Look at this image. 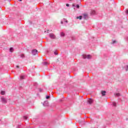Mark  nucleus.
Returning <instances> with one entry per match:
<instances>
[{"label": "nucleus", "instance_id": "1", "mask_svg": "<svg viewBox=\"0 0 128 128\" xmlns=\"http://www.w3.org/2000/svg\"><path fill=\"white\" fill-rule=\"evenodd\" d=\"M49 36L52 40H56V35H54V34H49Z\"/></svg>", "mask_w": 128, "mask_h": 128}, {"label": "nucleus", "instance_id": "2", "mask_svg": "<svg viewBox=\"0 0 128 128\" xmlns=\"http://www.w3.org/2000/svg\"><path fill=\"white\" fill-rule=\"evenodd\" d=\"M83 58H88V60H90V58H92V56L90 54H88V55H84L83 56Z\"/></svg>", "mask_w": 128, "mask_h": 128}, {"label": "nucleus", "instance_id": "3", "mask_svg": "<svg viewBox=\"0 0 128 128\" xmlns=\"http://www.w3.org/2000/svg\"><path fill=\"white\" fill-rule=\"evenodd\" d=\"M2 102H3V104H6L8 102V101L4 97L1 98Z\"/></svg>", "mask_w": 128, "mask_h": 128}, {"label": "nucleus", "instance_id": "4", "mask_svg": "<svg viewBox=\"0 0 128 128\" xmlns=\"http://www.w3.org/2000/svg\"><path fill=\"white\" fill-rule=\"evenodd\" d=\"M32 52L33 56H36L38 54V50L34 49L32 50Z\"/></svg>", "mask_w": 128, "mask_h": 128}, {"label": "nucleus", "instance_id": "5", "mask_svg": "<svg viewBox=\"0 0 128 128\" xmlns=\"http://www.w3.org/2000/svg\"><path fill=\"white\" fill-rule=\"evenodd\" d=\"M43 106H48V102L45 101L43 104Z\"/></svg>", "mask_w": 128, "mask_h": 128}, {"label": "nucleus", "instance_id": "6", "mask_svg": "<svg viewBox=\"0 0 128 128\" xmlns=\"http://www.w3.org/2000/svg\"><path fill=\"white\" fill-rule=\"evenodd\" d=\"M83 18L84 20H88V14H84Z\"/></svg>", "mask_w": 128, "mask_h": 128}, {"label": "nucleus", "instance_id": "7", "mask_svg": "<svg viewBox=\"0 0 128 128\" xmlns=\"http://www.w3.org/2000/svg\"><path fill=\"white\" fill-rule=\"evenodd\" d=\"M88 102L89 104H92V98H89L88 100Z\"/></svg>", "mask_w": 128, "mask_h": 128}, {"label": "nucleus", "instance_id": "8", "mask_svg": "<svg viewBox=\"0 0 128 128\" xmlns=\"http://www.w3.org/2000/svg\"><path fill=\"white\" fill-rule=\"evenodd\" d=\"M42 64L44 66H48V64H50V63L46 62H42Z\"/></svg>", "mask_w": 128, "mask_h": 128}, {"label": "nucleus", "instance_id": "9", "mask_svg": "<svg viewBox=\"0 0 128 128\" xmlns=\"http://www.w3.org/2000/svg\"><path fill=\"white\" fill-rule=\"evenodd\" d=\"M101 94H102V96H106V92L102 91Z\"/></svg>", "mask_w": 128, "mask_h": 128}, {"label": "nucleus", "instance_id": "10", "mask_svg": "<svg viewBox=\"0 0 128 128\" xmlns=\"http://www.w3.org/2000/svg\"><path fill=\"white\" fill-rule=\"evenodd\" d=\"M115 96H120V93H116L114 94Z\"/></svg>", "mask_w": 128, "mask_h": 128}, {"label": "nucleus", "instance_id": "11", "mask_svg": "<svg viewBox=\"0 0 128 128\" xmlns=\"http://www.w3.org/2000/svg\"><path fill=\"white\" fill-rule=\"evenodd\" d=\"M10 52H14V48H10Z\"/></svg>", "mask_w": 128, "mask_h": 128}, {"label": "nucleus", "instance_id": "12", "mask_svg": "<svg viewBox=\"0 0 128 128\" xmlns=\"http://www.w3.org/2000/svg\"><path fill=\"white\" fill-rule=\"evenodd\" d=\"M20 80H24V76H20Z\"/></svg>", "mask_w": 128, "mask_h": 128}, {"label": "nucleus", "instance_id": "13", "mask_svg": "<svg viewBox=\"0 0 128 128\" xmlns=\"http://www.w3.org/2000/svg\"><path fill=\"white\" fill-rule=\"evenodd\" d=\"M5 94H6V92H4V91H2L1 92V94L2 96H4Z\"/></svg>", "mask_w": 128, "mask_h": 128}, {"label": "nucleus", "instance_id": "14", "mask_svg": "<svg viewBox=\"0 0 128 128\" xmlns=\"http://www.w3.org/2000/svg\"><path fill=\"white\" fill-rule=\"evenodd\" d=\"M82 16H77L76 17V18L77 19L79 18V20H82Z\"/></svg>", "mask_w": 128, "mask_h": 128}, {"label": "nucleus", "instance_id": "15", "mask_svg": "<svg viewBox=\"0 0 128 128\" xmlns=\"http://www.w3.org/2000/svg\"><path fill=\"white\" fill-rule=\"evenodd\" d=\"M65 36V34H64L63 32H62L60 33V36Z\"/></svg>", "mask_w": 128, "mask_h": 128}, {"label": "nucleus", "instance_id": "16", "mask_svg": "<svg viewBox=\"0 0 128 128\" xmlns=\"http://www.w3.org/2000/svg\"><path fill=\"white\" fill-rule=\"evenodd\" d=\"M71 38H72V40H76V37L74 36H72Z\"/></svg>", "mask_w": 128, "mask_h": 128}, {"label": "nucleus", "instance_id": "17", "mask_svg": "<svg viewBox=\"0 0 128 128\" xmlns=\"http://www.w3.org/2000/svg\"><path fill=\"white\" fill-rule=\"evenodd\" d=\"M112 104L114 106H116V102H113Z\"/></svg>", "mask_w": 128, "mask_h": 128}, {"label": "nucleus", "instance_id": "18", "mask_svg": "<svg viewBox=\"0 0 128 128\" xmlns=\"http://www.w3.org/2000/svg\"><path fill=\"white\" fill-rule=\"evenodd\" d=\"M20 58H24V54H22L20 55Z\"/></svg>", "mask_w": 128, "mask_h": 128}, {"label": "nucleus", "instance_id": "19", "mask_svg": "<svg viewBox=\"0 0 128 128\" xmlns=\"http://www.w3.org/2000/svg\"><path fill=\"white\" fill-rule=\"evenodd\" d=\"M24 120H28V116H24Z\"/></svg>", "mask_w": 128, "mask_h": 128}, {"label": "nucleus", "instance_id": "20", "mask_svg": "<svg viewBox=\"0 0 128 128\" xmlns=\"http://www.w3.org/2000/svg\"><path fill=\"white\" fill-rule=\"evenodd\" d=\"M126 72L128 71V65L126 66Z\"/></svg>", "mask_w": 128, "mask_h": 128}, {"label": "nucleus", "instance_id": "21", "mask_svg": "<svg viewBox=\"0 0 128 128\" xmlns=\"http://www.w3.org/2000/svg\"><path fill=\"white\" fill-rule=\"evenodd\" d=\"M116 40H114V41L112 42V44H116Z\"/></svg>", "mask_w": 128, "mask_h": 128}, {"label": "nucleus", "instance_id": "22", "mask_svg": "<svg viewBox=\"0 0 128 128\" xmlns=\"http://www.w3.org/2000/svg\"><path fill=\"white\" fill-rule=\"evenodd\" d=\"M96 14V11L92 10V14Z\"/></svg>", "mask_w": 128, "mask_h": 128}, {"label": "nucleus", "instance_id": "23", "mask_svg": "<svg viewBox=\"0 0 128 128\" xmlns=\"http://www.w3.org/2000/svg\"><path fill=\"white\" fill-rule=\"evenodd\" d=\"M54 54H56V56H58V52H54Z\"/></svg>", "mask_w": 128, "mask_h": 128}, {"label": "nucleus", "instance_id": "24", "mask_svg": "<svg viewBox=\"0 0 128 128\" xmlns=\"http://www.w3.org/2000/svg\"><path fill=\"white\" fill-rule=\"evenodd\" d=\"M76 7L77 8H80V6L78 4H76Z\"/></svg>", "mask_w": 128, "mask_h": 128}, {"label": "nucleus", "instance_id": "25", "mask_svg": "<svg viewBox=\"0 0 128 128\" xmlns=\"http://www.w3.org/2000/svg\"><path fill=\"white\" fill-rule=\"evenodd\" d=\"M50 98V96H46V100H48V98Z\"/></svg>", "mask_w": 128, "mask_h": 128}, {"label": "nucleus", "instance_id": "26", "mask_svg": "<svg viewBox=\"0 0 128 128\" xmlns=\"http://www.w3.org/2000/svg\"><path fill=\"white\" fill-rule=\"evenodd\" d=\"M39 90H40V92H42V89L40 88V89Z\"/></svg>", "mask_w": 128, "mask_h": 128}, {"label": "nucleus", "instance_id": "27", "mask_svg": "<svg viewBox=\"0 0 128 128\" xmlns=\"http://www.w3.org/2000/svg\"><path fill=\"white\" fill-rule=\"evenodd\" d=\"M72 6H73L74 8H76V5H74V4H72Z\"/></svg>", "mask_w": 128, "mask_h": 128}, {"label": "nucleus", "instance_id": "28", "mask_svg": "<svg viewBox=\"0 0 128 128\" xmlns=\"http://www.w3.org/2000/svg\"><path fill=\"white\" fill-rule=\"evenodd\" d=\"M66 6H70V4H66Z\"/></svg>", "mask_w": 128, "mask_h": 128}, {"label": "nucleus", "instance_id": "29", "mask_svg": "<svg viewBox=\"0 0 128 128\" xmlns=\"http://www.w3.org/2000/svg\"><path fill=\"white\" fill-rule=\"evenodd\" d=\"M60 24H64V22H63V21H61Z\"/></svg>", "mask_w": 128, "mask_h": 128}, {"label": "nucleus", "instance_id": "30", "mask_svg": "<svg viewBox=\"0 0 128 128\" xmlns=\"http://www.w3.org/2000/svg\"><path fill=\"white\" fill-rule=\"evenodd\" d=\"M65 22H66V24H68V21L66 20H65Z\"/></svg>", "mask_w": 128, "mask_h": 128}, {"label": "nucleus", "instance_id": "31", "mask_svg": "<svg viewBox=\"0 0 128 128\" xmlns=\"http://www.w3.org/2000/svg\"><path fill=\"white\" fill-rule=\"evenodd\" d=\"M16 68H20V66H16Z\"/></svg>", "mask_w": 128, "mask_h": 128}, {"label": "nucleus", "instance_id": "32", "mask_svg": "<svg viewBox=\"0 0 128 128\" xmlns=\"http://www.w3.org/2000/svg\"><path fill=\"white\" fill-rule=\"evenodd\" d=\"M126 14H128V10H126Z\"/></svg>", "mask_w": 128, "mask_h": 128}, {"label": "nucleus", "instance_id": "33", "mask_svg": "<svg viewBox=\"0 0 128 128\" xmlns=\"http://www.w3.org/2000/svg\"><path fill=\"white\" fill-rule=\"evenodd\" d=\"M20 0V2H22V0Z\"/></svg>", "mask_w": 128, "mask_h": 128}, {"label": "nucleus", "instance_id": "34", "mask_svg": "<svg viewBox=\"0 0 128 128\" xmlns=\"http://www.w3.org/2000/svg\"><path fill=\"white\" fill-rule=\"evenodd\" d=\"M63 20H66V19H65V18H64Z\"/></svg>", "mask_w": 128, "mask_h": 128}, {"label": "nucleus", "instance_id": "35", "mask_svg": "<svg viewBox=\"0 0 128 128\" xmlns=\"http://www.w3.org/2000/svg\"><path fill=\"white\" fill-rule=\"evenodd\" d=\"M72 0H70V2H72Z\"/></svg>", "mask_w": 128, "mask_h": 128}]
</instances>
